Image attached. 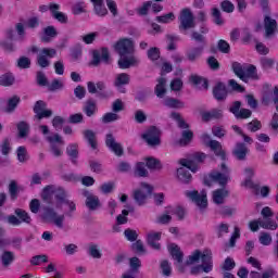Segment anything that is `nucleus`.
<instances>
[{
    "label": "nucleus",
    "instance_id": "nucleus-64",
    "mask_svg": "<svg viewBox=\"0 0 278 278\" xmlns=\"http://www.w3.org/2000/svg\"><path fill=\"white\" fill-rule=\"evenodd\" d=\"M217 49L220 51V53H229L231 51V46H229V42L225 41L224 39H220L217 42Z\"/></svg>",
    "mask_w": 278,
    "mask_h": 278
},
{
    "label": "nucleus",
    "instance_id": "nucleus-3",
    "mask_svg": "<svg viewBox=\"0 0 278 278\" xmlns=\"http://www.w3.org/2000/svg\"><path fill=\"white\" fill-rule=\"evenodd\" d=\"M231 70L241 81H244V84H249L250 79L253 81L260 80V75H257V67L255 65L232 62Z\"/></svg>",
    "mask_w": 278,
    "mask_h": 278
},
{
    "label": "nucleus",
    "instance_id": "nucleus-44",
    "mask_svg": "<svg viewBox=\"0 0 278 278\" xmlns=\"http://www.w3.org/2000/svg\"><path fill=\"white\" fill-rule=\"evenodd\" d=\"M88 255H90V257H93V260H101L102 257V253L101 250L99 249V245H97L96 243H90L87 250Z\"/></svg>",
    "mask_w": 278,
    "mask_h": 278
},
{
    "label": "nucleus",
    "instance_id": "nucleus-62",
    "mask_svg": "<svg viewBox=\"0 0 278 278\" xmlns=\"http://www.w3.org/2000/svg\"><path fill=\"white\" fill-rule=\"evenodd\" d=\"M155 21L157 23H170L172 21H175V13L170 12L165 15L156 16Z\"/></svg>",
    "mask_w": 278,
    "mask_h": 278
},
{
    "label": "nucleus",
    "instance_id": "nucleus-19",
    "mask_svg": "<svg viewBox=\"0 0 278 278\" xmlns=\"http://www.w3.org/2000/svg\"><path fill=\"white\" fill-rule=\"evenodd\" d=\"M130 81H131V77L129 76V74L121 73L116 75L113 86L117 88L121 94H125V92H127V89L125 88V86H129Z\"/></svg>",
    "mask_w": 278,
    "mask_h": 278
},
{
    "label": "nucleus",
    "instance_id": "nucleus-31",
    "mask_svg": "<svg viewBox=\"0 0 278 278\" xmlns=\"http://www.w3.org/2000/svg\"><path fill=\"white\" fill-rule=\"evenodd\" d=\"M232 153L235 157L242 162L247 160V153H249V148H247V144L239 142L236 144V149Z\"/></svg>",
    "mask_w": 278,
    "mask_h": 278
},
{
    "label": "nucleus",
    "instance_id": "nucleus-49",
    "mask_svg": "<svg viewBox=\"0 0 278 278\" xmlns=\"http://www.w3.org/2000/svg\"><path fill=\"white\" fill-rule=\"evenodd\" d=\"M190 81H192L194 86H201L202 88H204V90H207V79L198 75H191Z\"/></svg>",
    "mask_w": 278,
    "mask_h": 278
},
{
    "label": "nucleus",
    "instance_id": "nucleus-46",
    "mask_svg": "<svg viewBox=\"0 0 278 278\" xmlns=\"http://www.w3.org/2000/svg\"><path fill=\"white\" fill-rule=\"evenodd\" d=\"M15 81L14 74L5 73L0 76V86L9 87L13 86Z\"/></svg>",
    "mask_w": 278,
    "mask_h": 278
},
{
    "label": "nucleus",
    "instance_id": "nucleus-12",
    "mask_svg": "<svg viewBox=\"0 0 278 278\" xmlns=\"http://www.w3.org/2000/svg\"><path fill=\"white\" fill-rule=\"evenodd\" d=\"M185 194L188 199H191L200 210H205V207H207V192H205V190L201 191V193L197 190L186 191Z\"/></svg>",
    "mask_w": 278,
    "mask_h": 278
},
{
    "label": "nucleus",
    "instance_id": "nucleus-8",
    "mask_svg": "<svg viewBox=\"0 0 278 278\" xmlns=\"http://www.w3.org/2000/svg\"><path fill=\"white\" fill-rule=\"evenodd\" d=\"M14 214L15 215L7 216V223L8 225H11V227H21L23 223H25V225H31V216H29L27 211L23 208H15Z\"/></svg>",
    "mask_w": 278,
    "mask_h": 278
},
{
    "label": "nucleus",
    "instance_id": "nucleus-26",
    "mask_svg": "<svg viewBox=\"0 0 278 278\" xmlns=\"http://www.w3.org/2000/svg\"><path fill=\"white\" fill-rule=\"evenodd\" d=\"M98 110L97 100L92 98L87 99L84 103L83 112L86 114V116H88V118H92V116L97 114Z\"/></svg>",
    "mask_w": 278,
    "mask_h": 278
},
{
    "label": "nucleus",
    "instance_id": "nucleus-22",
    "mask_svg": "<svg viewBox=\"0 0 278 278\" xmlns=\"http://www.w3.org/2000/svg\"><path fill=\"white\" fill-rule=\"evenodd\" d=\"M264 25L266 38H271V36H275V34H277V20L266 15L264 18Z\"/></svg>",
    "mask_w": 278,
    "mask_h": 278
},
{
    "label": "nucleus",
    "instance_id": "nucleus-18",
    "mask_svg": "<svg viewBox=\"0 0 278 278\" xmlns=\"http://www.w3.org/2000/svg\"><path fill=\"white\" fill-rule=\"evenodd\" d=\"M101 60L104 64H110V50L108 48H101V51L93 50L91 65L99 66Z\"/></svg>",
    "mask_w": 278,
    "mask_h": 278
},
{
    "label": "nucleus",
    "instance_id": "nucleus-55",
    "mask_svg": "<svg viewBox=\"0 0 278 278\" xmlns=\"http://www.w3.org/2000/svg\"><path fill=\"white\" fill-rule=\"evenodd\" d=\"M161 270L164 277L173 275V267H170V263L167 260L161 262Z\"/></svg>",
    "mask_w": 278,
    "mask_h": 278
},
{
    "label": "nucleus",
    "instance_id": "nucleus-35",
    "mask_svg": "<svg viewBox=\"0 0 278 278\" xmlns=\"http://www.w3.org/2000/svg\"><path fill=\"white\" fill-rule=\"evenodd\" d=\"M143 162L149 170H162V162L153 156L143 159Z\"/></svg>",
    "mask_w": 278,
    "mask_h": 278
},
{
    "label": "nucleus",
    "instance_id": "nucleus-6",
    "mask_svg": "<svg viewBox=\"0 0 278 278\" xmlns=\"http://www.w3.org/2000/svg\"><path fill=\"white\" fill-rule=\"evenodd\" d=\"M178 21V29L181 31V34H186L189 29H194V27H197V22H194V14H192L190 9H182Z\"/></svg>",
    "mask_w": 278,
    "mask_h": 278
},
{
    "label": "nucleus",
    "instance_id": "nucleus-5",
    "mask_svg": "<svg viewBox=\"0 0 278 278\" xmlns=\"http://www.w3.org/2000/svg\"><path fill=\"white\" fill-rule=\"evenodd\" d=\"M31 53H37L36 64L40 68H49L51 66V59L58 55V50L53 48L38 49L36 46L30 48Z\"/></svg>",
    "mask_w": 278,
    "mask_h": 278
},
{
    "label": "nucleus",
    "instance_id": "nucleus-54",
    "mask_svg": "<svg viewBox=\"0 0 278 278\" xmlns=\"http://www.w3.org/2000/svg\"><path fill=\"white\" fill-rule=\"evenodd\" d=\"M52 194H54L56 201H59V203H64V201H67L68 199H66V191L62 188L59 189H52Z\"/></svg>",
    "mask_w": 278,
    "mask_h": 278
},
{
    "label": "nucleus",
    "instance_id": "nucleus-21",
    "mask_svg": "<svg viewBox=\"0 0 278 278\" xmlns=\"http://www.w3.org/2000/svg\"><path fill=\"white\" fill-rule=\"evenodd\" d=\"M161 240L162 232H149L147 235V244L154 251H162V244L160 243Z\"/></svg>",
    "mask_w": 278,
    "mask_h": 278
},
{
    "label": "nucleus",
    "instance_id": "nucleus-36",
    "mask_svg": "<svg viewBox=\"0 0 278 278\" xmlns=\"http://www.w3.org/2000/svg\"><path fill=\"white\" fill-rule=\"evenodd\" d=\"M154 93L159 99H164L166 96V78L161 77L157 79V85L154 88Z\"/></svg>",
    "mask_w": 278,
    "mask_h": 278
},
{
    "label": "nucleus",
    "instance_id": "nucleus-33",
    "mask_svg": "<svg viewBox=\"0 0 278 278\" xmlns=\"http://www.w3.org/2000/svg\"><path fill=\"white\" fill-rule=\"evenodd\" d=\"M217 118H223V111L222 110L214 109L212 111L202 113V121H204V123H210V121H214V119H217Z\"/></svg>",
    "mask_w": 278,
    "mask_h": 278
},
{
    "label": "nucleus",
    "instance_id": "nucleus-60",
    "mask_svg": "<svg viewBox=\"0 0 278 278\" xmlns=\"http://www.w3.org/2000/svg\"><path fill=\"white\" fill-rule=\"evenodd\" d=\"M124 236L128 242H136L138 240V232L131 228L126 229Z\"/></svg>",
    "mask_w": 278,
    "mask_h": 278
},
{
    "label": "nucleus",
    "instance_id": "nucleus-23",
    "mask_svg": "<svg viewBox=\"0 0 278 278\" xmlns=\"http://www.w3.org/2000/svg\"><path fill=\"white\" fill-rule=\"evenodd\" d=\"M105 83L104 81H98L94 84L93 81L87 83V89L89 94H98V97H105Z\"/></svg>",
    "mask_w": 278,
    "mask_h": 278
},
{
    "label": "nucleus",
    "instance_id": "nucleus-56",
    "mask_svg": "<svg viewBox=\"0 0 278 278\" xmlns=\"http://www.w3.org/2000/svg\"><path fill=\"white\" fill-rule=\"evenodd\" d=\"M258 242H261L263 247H270V244H273V237L268 232H261Z\"/></svg>",
    "mask_w": 278,
    "mask_h": 278
},
{
    "label": "nucleus",
    "instance_id": "nucleus-14",
    "mask_svg": "<svg viewBox=\"0 0 278 278\" xmlns=\"http://www.w3.org/2000/svg\"><path fill=\"white\" fill-rule=\"evenodd\" d=\"M35 121H42V118H51L53 111L47 110V102L39 100L35 103L34 109Z\"/></svg>",
    "mask_w": 278,
    "mask_h": 278
},
{
    "label": "nucleus",
    "instance_id": "nucleus-52",
    "mask_svg": "<svg viewBox=\"0 0 278 278\" xmlns=\"http://www.w3.org/2000/svg\"><path fill=\"white\" fill-rule=\"evenodd\" d=\"M16 153H17V160L22 164H25V162L29 160V155L27 154V149L25 147L23 146L18 147L16 150Z\"/></svg>",
    "mask_w": 278,
    "mask_h": 278
},
{
    "label": "nucleus",
    "instance_id": "nucleus-53",
    "mask_svg": "<svg viewBox=\"0 0 278 278\" xmlns=\"http://www.w3.org/2000/svg\"><path fill=\"white\" fill-rule=\"evenodd\" d=\"M260 62L263 71H270L275 66V60L270 58L263 56Z\"/></svg>",
    "mask_w": 278,
    "mask_h": 278
},
{
    "label": "nucleus",
    "instance_id": "nucleus-43",
    "mask_svg": "<svg viewBox=\"0 0 278 278\" xmlns=\"http://www.w3.org/2000/svg\"><path fill=\"white\" fill-rule=\"evenodd\" d=\"M129 266H130V269L128 270V273H131L132 275H138L142 266V263L140 262V258L135 256L129 258Z\"/></svg>",
    "mask_w": 278,
    "mask_h": 278
},
{
    "label": "nucleus",
    "instance_id": "nucleus-45",
    "mask_svg": "<svg viewBox=\"0 0 278 278\" xmlns=\"http://www.w3.org/2000/svg\"><path fill=\"white\" fill-rule=\"evenodd\" d=\"M192 138H194V132H192V130H184L179 140L180 147H186L187 144H190V142H192Z\"/></svg>",
    "mask_w": 278,
    "mask_h": 278
},
{
    "label": "nucleus",
    "instance_id": "nucleus-11",
    "mask_svg": "<svg viewBox=\"0 0 278 278\" xmlns=\"http://www.w3.org/2000/svg\"><path fill=\"white\" fill-rule=\"evenodd\" d=\"M113 47L119 58H127V55H134V40L129 38L119 39Z\"/></svg>",
    "mask_w": 278,
    "mask_h": 278
},
{
    "label": "nucleus",
    "instance_id": "nucleus-20",
    "mask_svg": "<svg viewBox=\"0 0 278 278\" xmlns=\"http://www.w3.org/2000/svg\"><path fill=\"white\" fill-rule=\"evenodd\" d=\"M213 97L218 102L227 101V97H229V90H227V85L225 83H217L213 87Z\"/></svg>",
    "mask_w": 278,
    "mask_h": 278
},
{
    "label": "nucleus",
    "instance_id": "nucleus-32",
    "mask_svg": "<svg viewBox=\"0 0 278 278\" xmlns=\"http://www.w3.org/2000/svg\"><path fill=\"white\" fill-rule=\"evenodd\" d=\"M18 103H21V97L18 96L11 97L7 102L4 112L7 114H14V112H16V108H18Z\"/></svg>",
    "mask_w": 278,
    "mask_h": 278
},
{
    "label": "nucleus",
    "instance_id": "nucleus-24",
    "mask_svg": "<svg viewBox=\"0 0 278 278\" xmlns=\"http://www.w3.org/2000/svg\"><path fill=\"white\" fill-rule=\"evenodd\" d=\"M49 10L52 14V16L58 21L59 23H62L63 25H66L68 23V16L64 14L63 12H59L60 4L58 3H50Z\"/></svg>",
    "mask_w": 278,
    "mask_h": 278
},
{
    "label": "nucleus",
    "instance_id": "nucleus-30",
    "mask_svg": "<svg viewBox=\"0 0 278 278\" xmlns=\"http://www.w3.org/2000/svg\"><path fill=\"white\" fill-rule=\"evenodd\" d=\"M167 249L173 260H175L178 264H181L184 262V252H181V248H179V245H177L176 243H170Z\"/></svg>",
    "mask_w": 278,
    "mask_h": 278
},
{
    "label": "nucleus",
    "instance_id": "nucleus-10",
    "mask_svg": "<svg viewBox=\"0 0 278 278\" xmlns=\"http://www.w3.org/2000/svg\"><path fill=\"white\" fill-rule=\"evenodd\" d=\"M141 138L148 147H160L162 144V130L156 126H150Z\"/></svg>",
    "mask_w": 278,
    "mask_h": 278
},
{
    "label": "nucleus",
    "instance_id": "nucleus-2",
    "mask_svg": "<svg viewBox=\"0 0 278 278\" xmlns=\"http://www.w3.org/2000/svg\"><path fill=\"white\" fill-rule=\"evenodd\" d=\"M64 205H67L68 212L65 214H58L55 212V208L51 206H45L43 207V219L48 223H52L54 227H58V229H64V220L67 218H73V213L77 212V205L75 202L67 200L63 202Z\"/></svg>",
    "mask_w": 278,
    "mask_h": 278
},
{
    "label": "nucleus",
    "instance_id": "nucleus-59",
    "mask_svg": "<svg viewBox=\"0 0 278 278\" xmlns=\"http://www.w3.org/2000/svg\"><path fill=\"white\" fill-rule=\"evenodd\" d=\"M121 116L114 112H110L103 115L102 117V123L108 124V123H114L118 121Z\"/></svg>",
    "mask_w": 278,
    "mask_h": 278
},
{
    "label": "nucleus",
    "instance_id": "nucleus-37",
    "mask_svg": "<svg viewBox=\"0 0 278 278\" xmlns=\"http://www.w3.org/2000/svg\"><path fill=\"white\" fill-rule=\"evenodd\" d=\"M177 177L180 184H190V181H192V174H190V170L186 169V166L177 169Z\"/></svg>",
    "mask_w": 278,
    "mask_h": 278
},
{
    "label": "nucleus",
    "instance_id": "nucleus-50",
    "mask_svg": "<svg viewBox=\"0 0 278 278\" xmlns=\"http://www.w3.org/2000/svg\"><path fill=\"white\" fill-rule=\"evenodd\" d=\"M17 131L20 138H25L29 134V124L27 122L22 121L17 124Z\"/></svg>",
    "mask_w": 278,
    "mask_h": 278
},
{
    "label": "nucleus",
    "instance_id": "nucleus-34",
    "mask_svg": "<svg viewBox=\"0 0 278 278\" xmlns=\"http://www.w3.org/2000/svg\"><path fill=\"white\" fill-rule=\"evenodd\" d=\"M134 176L135 177H149V169H147V163L137 162L134 167Z\"/></svg>",
    "mask_w": 278,
    "mask_h": 278
},
{
    "label": "nucleus",
    "instance_id": "nucleus-16",
    "mask_svg": "<svg viewBox=\"0 0 278 278\" xmlns=\"http://www.w3.org/2000/svg\"><path fill=\"white\" fill-rule=\"evenodd\" d=\"M241 108H242V102L235 101L232 102V105L229 108V112L233 114L235 118H237L238 121L251 118L253 112H251V110L249 109H241Z\"/></svg>",
    "mask_w": 278,
    "mask_h": 278
},
{
    "label": "nucleus",
    "instance_id": "nucleus-25",
    "mask_svg": "<svg viewBox=\"0 0 278 278\" xmlns=\"http://www.w3.org/2000/svg\"><path fill=\"white\" fill-rule=\"evenodd\" d=\"M200 260L202 261L203 273H212L214 263L212 262V252L210 250L201 252Z\"/></svg>",
    "mask_w": 278,
    "mask_h": 278
},
{
    "label": "nucleus",
    "instance_id": "nucleus-13",
    "mask_svg": "<svg viewBox=\"0 0 278 278\" xmlns=\"http://www.w3.org/2000/svg\"><path fill=\"white\" fill-rule=\"evenodd\" d=\"M153 192V186L141 182V189L136 190L134 193V199L138 205H144L147 203V199L149 194Z\"/></svg>",
    "mask_w": 278,
    "mask_h": 278
},
{
    "label": "nucleus",
    "instance_id": "nucleus-29",
    "mask_svg": "<svg viewBox=\"0 0 278 278\" xmlns=\"http://www.w3.org/2000/svg\"><path fill=\"white\" fill-rule=\"evenodd\" d=\"M66 155H68L72 164L77 166V160L79 159V144L71 143L66 147Z\"/></svg>",
    "mask_w": 278,
    "mask_h": 278
},
{
    "label": "nucleus",
    "instance_id": "nucleus-9",
    "mask_svg": "<svg viewBox=\"0 0 278 278\" xmlns=\"http://www.w3.org/2000/svg\"><path fill=\"white\" fill-rule=\"evenodd\" d=\"M205 157H207L205 153L195 152L189 159H181L179 164L191 170V173H197L199 170V165L205 162Z\"/></svg>",
    "mask_w": 278,
    "mask_h": 278
},
{
    "label": "nucleus",
    "instance_id": "nucleus-28",
    "mask_svg": "<svg viewBox=\"0 0 278 278\" xmlns=\"http://www.w3.org/2000/svg\"><path fill=\"white\" fill-rule=\"evenodd\" d=\"M14 260H16V255L12 251L4 250L0 255V263L3 268H10L14 264Z\"/></svg>",
    "mask_w": 278,
    "mask_h": 278
},
{
    "label": "nucleus",
    "instance_id": "nucleus-41",
    "mask_svg": "<svg viewBox=\"0 0 278 278\" xmlns=\"http://www.w3.org/2000/svg\"><path fill=\"white\" fill-rule=\"evenodd\" d=\"M58 37V30L54 26H48L43 28V36L41 37V42H49L51 38Z\"/></svg>",
    "mask_w": 278,
    "mask_h": 278
},
{
    "label": "nucleus",
    "instance_id": "nucleus-57",
    "mask_svg": "<svg viewBox=\"0 0 278 278\" xmlns=\"http://www.w3.org/2000/svg\"><path fill=\"white\" fill-rule=\"evenodd\" d=\"M260 227H262V229H269L270 231H275V229L278 228V225L276 224L275 220L267 219V220H261Z\"/></svg>",
    "mask_w": 278,
    "mask_h": 278
},
{
    "label": "nucleus",
    "instance_id": "nucleus-1",
    "mask_svg": "<svg viewBox=\"0 0 278 278\" xmlns=\"http://www.w3.org/2000/svg\"><path fill=\"white\" fill-rule=\"evenodd\" d=\"M220 172H212L210 177L213 179L216 184L222 186L220 189H216L213 191V203L215 205H223L225 204V200L229 197V189L225 188L229 181H231V169L229 166H227L226 163H222Z\"/></svg>",
    "mask_w": 278,
    "mask_h": 278
},
{
    "label": "nucleus",
    "instance_id": "nucleus-39",
    "mask_svg": "<svg viewBox=\"0 0 278 278\" xmlns=\"http://www.w3.org/2000/svg\"><path fill=\"white\" fill-rule=\"evenodd\" d=\"M93 4V11L97 16H106L108 8L103 4V0H90Z\"/></svg>",
    "mask_w": 278,
    "mask_h": 278
},
{
    "label": "nucleus",
    "instance_id": "nucleus-61",
    "mask_svg": "<svg viewBox=\"0 0 278 278\" xmlns=\"http://www.w3.org/2000/svg\"><path fill=\"white\" fill-rule=\"evenodd\" d=\"M36 83L41 87L49 86V79H47V75H45L43 72L40 71L36 74Z\"/></svg>",
    "mask_w": 278,
    "mask_h": 278
},
{
    "label": "nucleus",
    "instance_id": "nucleus-40",
    "mask_svg": "<svg viewBox=\"0 0 278 278\" xmlns=\"http://www.w3.org/2000/svg\"><path fill=\"white\" fill-rule=\"evenodd\" d=\"M84 138L87 140L88 144L91 149H97V132L90 129H86L83 131Z\"/></svg>",
    "mask_w": 278,
    "mask_h": 278
},
{
    "label": "nucleus",
    "instance_id": "nucleus-27",
    "mask_svg": "<svg viewBox=\"0 0 278 278\" xmlns=\"http://www.w3.org/2000/svg\"><path fill=\"white\" fill-rule=\"evenodd\" d=\"M129 58L127 56H121V59L117 61V66L118 68H122L123 71L127 68H131V66H136L138 64V59L134 56V54H128Z\"/></svg>",
    "mask_w": 278,
    "mask_h": 278
},
{
    "label": "nucleus",
    "instance_id": "nucleus-15",
    "mask_svg": "<svg viewBox=\"0 0 278 278\" xmlns=\"http://www.w3.org/2000/svg\"><path fill=\"white\" fill-rule=\"evenodd\" d=\"M105 146L110 151H112L117 157H122V155H125V150L123 149V144L116 141V137H114V134L109 132L105 136Z\"/></svg>",
    "mask_w": 278,
    "mask_h": 278
},
{
    "label": "nucleus",
    "instance_id": "nucleus-63",
    "mask_svg": "<svg viewBox=\"0 0 278 278\" xmlns=\"http://www.w3.org/2000/svg\"><path fill=\"white\" fill-rule=\"evenodd\" d=\"M247 127L249 131H252V134H255V131H260L262 129V122L254 119L247 124Z\"/></svg>",
    "mask_w": 278,
    "mask_h": 278
},
{
    "label": "nucleus",
    "instance_id": "nucleus-47",
    "mask_svg": "<svg viewBox=\"0 0 278 278\" xmlns=\"http://www.w3.org/2000/svg\"><path fill=\"white\" fill-rule=\"evenodd\" d=\"M8 188L11 201H16L18 199V184L16 180H11Z\"/></svg>",
    "mask_w": 278,
    "mask_h": 278
},
{
    "label": "nucleus",
    "instance_id": "nucleus-58",
    "mask_svg": "<svg viewBox=\"0 0 278 278\" xmlns=\"http://www.w3.org/2000/svg\"><path fill=\"white\" fill-rule=\"evenodd\" d=\"M199 260H201V251L195 250L191 255H189L186 261L187 266H192V264H198Z\"/></svg>",
    "mask_w": 278,
    "mask_h": 278
},
{
    "label": "nucleus",
    "instance_id": "nucleus-17",
    "mask_svg": "<svg viewBox=\"0 0 278 278\" xmlns=\"http://www.w3.org/2000/svg\"><path fill=\"white\" fill-rule=\"evenodd\" d=\"M83 195L86 198L85 205L89 212H97L101 207V200L92 192L85 190Z\"/></svg>",
    "mask_w": 278,
    "mask_h": 278
},
{
    "label": "nucleus",
    "instance_id": "nucleus-42",
    "mask_svg": "<svg viewBox=\"0 0 278 278\" xmlns=\"http://www.w3.org/2000/svg\"><path fill=\"white\" fill-rule=\"evenodd\" d=\"M169 116L173 118V121H176L179 129H190V125L186 123V119L181 117L180 113L172 112Z\"/></svg>",
    "mask_w": 278,
    "mask_h": 278
},
{
    "label": "nucleus",
    "instance_id": "nucleus-7",
    "mask_svg": "<svg viewBox=\"0 0 278 278\" xmlns=\"http://www.w3.org/2000/svg\"><path fill=\"white\" fill-rule=\"evenodd\" d=\"M201 140L205 147H210L216 157H219L222 162H227V152H225L223 144L219 141L212 140V137L208 134H203Z\"/></svg>",
    "mask_w": 278,
    "mask_h": 278
},
{
    "label": "nucleus",
    "instance_id": "nucleus-4",
    "mask_svg": "<svg viewBox=\"0 0 278 278\" xmlns=\"http://www.w3.org/2000/svg\"><path fill=\"white\" fill-rule=\"evenodd\" d=\"M191 40L198 43V47H192L186 51V58L189 62H195L203 55L205 46L207 45V39L205 36L201 35L199 31L193 30L191 33Z\"/></svg>",
    "mask_w": 278,
    "mask_h": 278
},
{
    "label": "nucleus",
    "instance_id": "nucleus-38",
    "mask_svg": "<svg viewBox=\"0 0 278 278\" xmlns=\"http://www.w3.org/2000/svg\"><path fill=\"white\" fill-rule=\"evenodd\" d=\"M163 103L165 108H169L172 110H181L186 106L181 100L175 98H166Z\"/></svg>",
    "mask_w": 278,
    "mask_h": 278
},
{
    "label": "nucleus",
    "instance_id": "nucleus-51",
    "mask_svg": "<svg viewBox=\"0 0 278 278\" xmlns=\"http://www.w3.org/2000/svg\"><path fill=\"white\" fill-rule=\"evenodd\" d=\"M241 186H244V188H250V190H253L254 194L256 195L260 194V185L253 182L252 178H245Z\"/></svg>",
    "mask_w": 278,
    "mask_h": 278
},
{
    "label": "nucleus",
    "instance_id": "nucleus-48",
    "mask_svg": "<svg viewBox=\"0 0 278 278\" xmlns=\"http://www.w3.org/2000/svg\"><path fill=\"white\" fill-rule=\"evenodd\" d=\"M212 16H213V23H215V25H219V26L225 25V20H223V14L220 13V10L218 8L212 9Z\"/></svg>",
    "mask_w": 278,
    "mask_h": 278
}]
</instances>
